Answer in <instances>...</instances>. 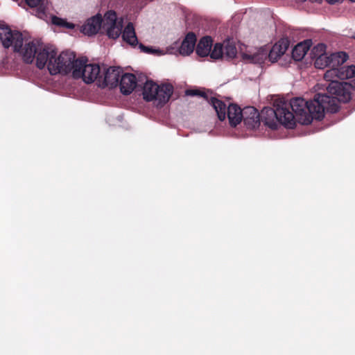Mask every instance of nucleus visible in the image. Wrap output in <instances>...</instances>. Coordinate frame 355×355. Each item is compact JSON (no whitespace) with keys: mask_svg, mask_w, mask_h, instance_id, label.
<instances>
[{"mask_svg":"<svg viewBox=\"0 0 355 355\" xmlns=\"http://www.w3.org/2000/svg\"><path fill=\"white\" fill-rule=\"evenodd\" d=\"M226 114L229 119L230 125L232 127H236L242 121L244 109L242 110L236 104H230Z\"/></svg>","mask_w":355,"mask_h":355,"instance_id":"obj_12","label":"nucleus"},{"mask_svg":"<svg viewBox=\"0 0 355 355\" xmlns=\"http://www.w3.org/2000/svg\"><path fill=\"white\" fill-rule=\"evenodd\" d=\"M141 50V51L146 53H154L155 52V50H153L151 47L146 46L141 43H139L137 45Z\"/></svg>","mask_w":355,"mask_h":355,"instance_id":"obj_28","label":"nucleus"},{"mask_svg":"<svg viewBox=\"0 0 355 355\" xmlns=\"http://www.w3.org/2000/svg\"><path fill=\"white\" fill-rule=\"evenodd\" d=\"M326 45L320 43L317 44L315 46L313 47L312 50V53L314 55L315 58H317L318 56H322V55H327L326 54Z\"/></svg>","mask_w":355,"mask_h":355,"instance_id":"obj_25","label":"nucleus"},{"mask_svg":"<svg viewBox=\"0 0 355 355\" xmlns=\"http://www.w3.org/2000/svg\"><path fill=\"white\" fill-rule=\"evenodd\" d=\"M103 18L101 15H96L87 20L81 26L80 31L89 36L96 35L102 27Z\"/></svg>","mask_w":355,"mask_h":355,"instance_id":"obj_9","label":"nucleus"},{"mask_svg":"<svg viewBox=\"0 0 355 355\" xmlns=\"http://www.w3.org/2000/svg\"><path fill=\"white\" fill-rule=\"evenodd\" d=\"M123 21H119L118 24L110 26L107 28H104L106 31L107 35L112 39L118 38L120 35H122Z\"/></svg>","mask_w":355,"mask_h":355,"instance_id":"obj_21","label":"nucleus"},{"mask_svg":"<svg viewBox=\"0 0 355 355\" xmlns=\"http://www.w3.org/2000/svg\"><path fill=\"white\" fill-rule=\"evenodd\" d=\"M121 35L123 40L132 47H136L139 44V41L132 22H129L126 25Z\"/></svg>","mask_w":355,"mask_h":355,"instance_id":"obj_15","label":"nucleus"},{"mask_svg":"<svg viewBox=\"0 0 355 355\" xmlns=\"http://www.w3.org/2000/svg\"><path fill=\"white\" fill-rule=\"evenodd\" d=\"M64 27L70 28V29H73L75 27V26L72 23H69V22L64 21Z\"/></svg>","mask_w":355,"mask_h":355,"instance_id":"obj_31","label":"nucleus"},{"mask_svg":"<svg viewBox=\"0 0 355 355\" xmlns=\"http://www.w3.org/2000/svg\"><path fill=\"white\" fill-rule=\"evenodd\" d=\"M329 82L327 87V93L326 94L330 99L334 100V103L337 107V110H339V105L338 102L347 103L351 99V92L349 89V84L347 82H339L336 79L327 80Z\"/></svg>","mask_w":355,"mask_h":355,"instance_id":"obj_5","label":"nucleus"},{"mask_svg":"<svg viewBox=\"0 0 355 355\" xmlns=\"http://www.w3.org/2000/svg\"><path fill=\"white\" fill-rule=\"evenodd\" d=\"M348 84H349V90H350V88L355 89V79L349 82Z\"/></svg>","mask_w":355,"mask_h":355,"instance_id":"obj_32","label":"nucleus"},{"mask_svg":"<svg viewBox=\"0 0 355 355\" xmlns=\"http://www.w3.org/2000/svg\"><path fill=\"white\" fill-rule=\"evenodd\" d=\"M207 102L211 105L213 106V107L214 108L216 114H217V116H218V118L220 121H223L225 119V117H226V110H227V106L225 105V103L216 98V97H209V101H207Z\"/></svg>","mask_w":355,"mask_h":355,"instance_id":"obj_17","label":"nucleus"},{"mask_svg":"<svg viewBox=\"0 0 355 355\" xmlns=\"http://www.w3.org/2000/svg\"><path fill=\"white\" fill-rule=\"evenodd\" d=\"M329 4L334 5L336 3H341L344 0H325Z\"/></svg>","mask_w":355,"mask_h":355,"instance_id":"obj_30","label":"nucleus"},{"mask_svg":"<svg viewBox=\"0 0 355 355\" xmlns=\"http://www.w3.org/2000/svg\"><path fill=\"white\" fill-rule=\"evenodd\" d=\"M224 50L223 44L220 43H216L214 46V49L211 50L209 55H210L211 58L214 60H217L222 58L223 56Z\"/></svg>","mask_w":355,"mask_h":355,"instance_id":"obj_23","label":"nucleus"},{"mask_svg":"<svg viewBox=\"0 0 355 355\" xmlns=\"http://www.w3.org/2000/svg\"><path fill=\"white\" fill-rule=\"evenodd\" d=\"M267 57V51L263 49L259 50L258 51L253 54L245 53L243 55L244 59L248 60L250 62L255 64L263 63Z\"/></svg>","mask_w":355,"mask_h":355,"instance_id":"obj_20","label":"nucleus"},{"mask_svg":"<svg viewBox=\"0 0 355 355\" xmlns=\"http://www.w3.org/2000/svg\"><path fill=\"white\" fill-rule=\"evenodd\" d=\"M225 56L228 59H232L236 57L237 54V50L235 45L232 43L228 42L225 44L223 48Z\"/></svg>","mask_w":355,"mask_h":355,"instance_id":"obj_24","label":"nucleus"},{"mask_svg":"<svg viewBox=\"0 0 355 355\" xmlns=\"http://www.w3.org/2000/svg\"><path fill=\"white\" fill-rule=\"evenodd\" d=\"M186 94L187 96H200V97L204 98L206 101H209V97L207 92H203V91H201L199 89H187L186 91Z\"/></svg>","mask_w":355,"mask_h":355,"instance_id":"obj_26","label":"nucleus"},{"mask_svg":"<svg viewBox=\"0 0 355 355\" xmlns=\"http://www.w3.org/2000/svg\"><path fill=\"white\" fill-rule=\"evenodd\" d=\"M212 42V39L209 36L202 37L197 44L196 49V53L200 57L207 56L211 51Z\"/></svg>","mask_w":355,"mask_h":355,"instance_id":"obj_16","label":"nucleus"},{"mask_svg":"<svg viewBox=\"0 0 355 355\" xmlns=\"http://www.w3.org/2000/svg\"><path fill=\"white\" fill-rule=\"evenodd\" d=\"M0 40L4 48L12 46L24 62L31 64L36 58V66L40 69L47 65L51 75L67 74L75 70L77 59L74 53L62 51L57 56L54 46L43 45L38 40L28 41L20 31H12L6 24H0Z\"/></svg>","mask_w":355,"mask_h":355,"instance_id":"obj_1","label":"nucleus"},{"mask_svg":"<svg viewBox=\"0 0 355 355\" xmlns=\"http://www.w3.org/2000/svg\"><path fill=\"white\" fill-rule=\"evenodd\" d=\"M196 40V35L194 33H188L179 49L180 53L183 55H190L193 51Z\"/></svg>","mask_w":355,"mask_h":355,"instance_id":"obj_13","label":"nucleus"},{"mask_svg":"<svg viewBox=\"0 0 355 355\" xmlns=\"http://www.w3.org/2000/svg\"><path fill=\"white\" fill-rule=\"evenodd\" d=\"M311 2L321 3L322 0H310Z\"/></svg>","mask_w":355,"mask_h":355,"instance_id":"obj_33","label":"nucleus"},{"mask_svg":"<svg viewBox=\"0 0 355 355\" xmlns=\"http://www.w3.org/2000/svg\"><path fill=\"white\" fill-rule=\"evenodd\" d=\"M87 59L85 57L78 58L73 71V77L76 79L83 78V81L89 84L96 81L100 86L102 78L101 68L96 64H87Z\"/></svg>","mask_w":355,"mask_h":355,"instance_id":"obj_3","label":"nucleus"},{"mask_svg":"<svg viewBox=\"0 0 355 355\" xmlns=\"http://www.w3.org/2000/svg\"><path fill=\"white\" fill-rule=\"evenodd\" d=\"M42 0H26V2L31 8H35L37 6Z\"/></svg>","mask_w":355,"mask_h":355,"instance_id":"obj_29","label":"nucleus"},{"mask_svg":"<svg viewBox=\"0 0 355 355\" xmlns=\"http://www.w3.org/2000/svg\"><path fill=\"white\" fill-rule=\"evenodd\" d=\"M159 88V85L151 80H147L143 87V98L146 101H152L155 96V92Z\"/></svg>","mask_w":355,"mask_h":355,"instance_id":"obj_19","label":"nucleus"},{"mask_svg":"<svg viewBox=\"0 0 355 355\" xmlns=\"http://www.w3.org/2000/svg\"><path fill=\"white\" fill-rule=\"evenodd\" d=\"M337 107L334 100L327 95L317 94L313 100L306 101L302 98H295L289 104L280 101L274 105V108L265 110L267 115L275 116L277 121L286 128H293L295 125V116L299 123L303 125L311 124L313 119L322 120L324 111L336 113Z\"/></svg>","mask_w":355,"mask_h":355,"instance_id":"obj_2","label":"nucleus"},{"mask_svg":"<svg viewBox=\"0 0 355 355\" xmlns=\"http://www.w3.org/2000/svg\"><path fill=\"white\" fill-rule=\"evenodd\" d=\"M265 108L262 111L261 116H260L258 110L251 106L245 107L244 108V114L242 120L244 125L248 129L252 130L259 128L260 125V120L264 122L265 125L268 126L272 130L277 129L278 124L277 121L274 120L275 116H270L266 114Z\"/></svg>","mask_w":355,"mask_h":355,"instance_id":"obj_4","label":"nucleus"},{"mask_svg":"<svg viewBox=\"0 0 355 355\" xmlns=\"http://www.w3.org/2000/svg\"><path fill=\"white\" fill-rule=\"evenodd\" d=\"M173 92V87L171 84H162L159 85L157 92H155V98L153 101H157L158 106H163L170 99Z\"/></svg>","mask_w":355,"mask_h":355,"instance_id":"obj_11","label":"nucleus"},{"mask_svg":"<svg viewBox=\"0 0 355 355\" xmlns=\"http://www.w3.org/2000/svg\"><path fill=\"white\" fill-rule=\"evenodd\" d=\"M288 46V42L284 40H280L275 43L270 52L268 53H267L269 60L272 62L277 61L279 58L286 53Z\"/></svg>","mask_w":355,"mask_h":355,"instance_id":"obj_14","label":"nucleus"},{"mask_svg":"<svg viewBox=\"0 0 355 355\" xmlns=\"http://www.w3.org/2000/svg\"><path fill=\"white\" fill-rule=\"evenodd\" d=\"M355 77V66H344L340 64L327 70L324 78L325 80H331L332 79L345 80Z\"/></svg>","mask_w":355,"mask_h":355,"instance_id":"obj_7","label":"nucleus"},{"mask_svg":"<svg viewBox=\"0 0 355 355\" xmlns=\"http://www.w3.org/2000/svg\"><path fill=\"white\" fill-rule=\"evenodd\" d=\"M348 58V55L343 51L331 53L329 56L322 55V56L315 58L314 65L318 69H323L326 67H330L331 69H333L334 67L343 64Z\"/></svg>","mask_w":355,"mask_h":355,"instance_id":"obj_6","label":"nucleus"},{"mask_svg":"<svg viewBox=\"0 0 355 355\" xmlns=\"http://www.w3.org/2000/svg\"><path fill=\"white\" fill-rule=\"evenodd\" d=\"M122 70L120 67H111L103 71V76L101 80L100 87L111 88L116 87L119 83V78L121 77Z\"/></svg>","mask_w":355,"mask_h":355,"instance_id":"obj_8","label":"nucleus"},{"mask_svg":"<svg viewBox=\"0 0 355 355\" xmlns=\"http://www.w3.org/2000/svg\"><path fill=\"white\" fill-rule=\"evenodd\" d=\"M121 92L124 95L131 94L137 86V80L133 73H125L121 75L119 83Z\"/></svg>","mask_w":355,"mask_h":355,"instance_id":"obj_10","label":"nucleus"},{"mask_svg":"<svg viewBox=\"0 0 355 355\" xmlns=\"http://www.w3.org/2000/svg\"><path fill=\"white\" fill-rule=\"evenodd\" d=\"M116 24H118V21L116 12L114 10L107 11L103 19L102 28L104 29Z\"/></svg>","mask_w":355,"mask_h":355,"instance_id":"obj_22","label":"nucleus"},{"mask_svg":"<svg viewBox=\"0 0 355 355\" xmlns=\"http://www.w3.org/2000/svg\"><path fill=\"white\" fill-rule=\"evenodd\" d=\"M311 40H306L304 42L297 44L292 51V57L296 61L303 59L310 49Z\"/></svg>","mask_w":355,"mask_h":355,"instance_id":"obj_18","label":"nucleus"},{"mask_svg":"<svg viewBox=\"0 0 355 355\" xmlns=\"http://www.w3.org/2000/svg\"><path fill=\"white\" fill-rule=\"evenodd\" d=\"M350 1L355 2V0H349Z\"/></svg>","mask_w":355,"mask_h":355,"instance_id":"obj_35","label":"nucleus"},{"mask_svg":"<svg viewBox=\"0 0 355 355\" xmlns=\"http://www.w3.org/2000/svg\"><path fill=\"white\" fill-rule=\"evenodd\" d=\"M51 21H52V23L54 24V25H56V26H61V27H64V19H62V18H60L57 16H53L52 17V19H51Z\"/></svg>","mask_w":355,"mask_h":355,"instance_id":"obj_27","label":"nucleus"},{"mask_svg":"<svg viewBox=\"0 0 355 355\" xmlns=\"http://www.w3.org/2000/svg\"><path fill=\"white\" fill-rule=\"evenodd\" d=\"M352 38L355 39V33H354V35L352 36Z\"/></svg>","mask_w":355,"mask_h":355,"instance_id":"obj_34","label":"nucleus"}]
</instances>
